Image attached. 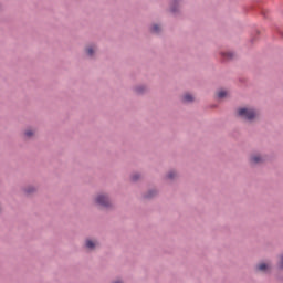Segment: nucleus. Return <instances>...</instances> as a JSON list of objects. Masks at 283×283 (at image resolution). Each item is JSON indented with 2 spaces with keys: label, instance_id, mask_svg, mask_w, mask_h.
Listing matches in <instances>:
<instances>
[{
  "label": "nucleus",
  "instance_id": "obj_1",
  "mask_svg": "<svg viewBox=\"0 0 283 283\" xmlns=\"http://www.w3.org/2000/svg\"><path fill=\"white\" fill-rule=\"evenodd\" d=\"M238 114L241 118H245V120H253L258 116V112L253 108H239Z\"/></svg>",
  "mask_w": 283,
  "mask_h": 283
},
{
  "label": "nucleus",
  "instance_id": "obj_2",
  "mask_svg": "<svg viewBox=\"0 0 283 283\" xmlns=\"http://www.w3.org/2000/svg\"><path fill=\"white\" fill-rule=\"evenodd\" d=\"M95 201L101 207H109V198H107V196H105V195H98L96 197Z\"/></svg>",
  "mask_w": 283,
  "mask_h": 283
},
{
  "label": "nucleus",
  "instance_id": "obj_3",
  "mask_svg": "<svg viewBox=\"0 0 283 283\" xmlns=\"http://www.w3.org/2000/svg\"><path fill=\"white\" fill-rule=\"evenodd\" d=\"M264 158H262V156L260 155H254L251 157V163L252 165H260V163H263Z\"/></svg>",
  "mask_w": 283,
  "mask_h": 283
},
{
  "label": "nucleus",
  "instance_id": "obj_4",
  "mask_svg": "<svg viewBox=\"0 0 283 283\" xmlns=\"http://www.w3.org/2000/svg\"><path fill=\"white\" fill-rule=\"evenodd\" d=\"M270 269H271V266L269 264H266V263H260L258 265V270L259 271H269Z\"/></svg>",
  "mask_w": 283,
  "mask_h": 283
},
{
  "label": "nucleus",
  "instance_id": "obj_5",
  "mask_svg": "<svg viewBox=\"0 0 283 283\" xmlns=\"http://www.w3.org/2000/svg\"><path fill=\"white\" fill-rule=\"evenodd\" d=\"M193 101V95L187 93L184 95V103H191Z\"/></svg>",
  "mask_w": 283,
  "mask_h": 283
},
{
  "label": "nucleus",
  "instance_id": "obj_6",
  "mask_svg": "<svg viewBox=\"0 0 283 283\" xmlns=\"http://www.w3.org/2000/svg\"><path fill=\"white\" fill-rule=\"evenodd\" d=\"M222 56H223V59H227V61H229V60L233 59V56H235V55L233 54V52H227V53H222Z\"/></svg>",
  "mask_w": 283,
  "mask_h": 283
},
{
  "label": "nucleus",
  "instance_id": "obj_7",
  "mask_svg": "<svg viewBox=\"0 0 283 283\" xmlns=\"http://www.w3.org/2000/svg\"><path fill=\"white\" fill-rule=\"evenodd\" d=\"M228 94L229 93L227 91L221 90L218 92V98H227Z\"/></svg>",
  "mask_w": 283,
  "mask_h": 283
},
{
  "label": "nucleus",
  "instance_id": "obj_8",
  "mask_svg": "<svg viewBox=\"0 0 283 283\" xmlns=\"http://www.w3.org/2000/svg\"><path fill=\"white\" fill-rule=\"evenodd\" d=\"M96 247V242L92 240H86V249H94Z\"/></svg>",
  "mask_w": 283,
  "mask_h": 283
},
{
  "label": "nucleus",
  "instance_id": "obj_9",
  "mask_svg": "<svg viewBox=\"0 0 283 283\" xmlns=\"http://www.w3.org/2000/svg\"><path fill=\"white\" fill-rule=\"evenodd\" d=\"M86 54H88V56H93V54H94V46H88L86 49Z\"/></svg>",
  "mask_w": 283,
  "mask_h": 283
},
{
  "label": "nucleus",
  "instance_id": "obj_10",
  "mask_svg": "<svg viewBox=\"0 0 283 283\" xmlns=\"http://www.w3.org/2000/svg\"><path fill=\"white\" fill-rule=\"evenodd\" d=\"M151 32H155V33L160 32V27L158 24L153 25Z\"/></svg>",
  "mask_w": 283,
  "mask_h": 283
},
{
  "label": "nucleus",
  "instance_id": "obj_11",
  "mask_svg": "<svg viewBox=\"0 0 283 283\" xmlns=\"http://www.w3.org/2000/svg\"><path fill=\"white\" fill-rule=\"evenodd\" d=\"M31 136H34V132H32V130H27V132H25V137H27V138H31Z\"/></svg>",
  "mask_w": 283,
  "mask_h": 283
},
{
  "label": "nucleus",
  "instance_id": "obj_12",
  "mask_svg": "<svg viewBox=\"0 0 283 283\" xmlns=\"http://www.w3.org/2000/svg\"><path fill=\"white\" fill-rule=\"evenodd\" d=\"M279 266L280 269H283V254L280 258Z\"/></svg>",
  "mask_w": 283,
  "mask_h": 283
},
{
  "label": "nucleus",
  "instance_id": "obj_13",
  "mask_svg": "<svg viewBox=\"0 0 283 283\" xmlns=\"http://www.w3.org/2000/svg\"><path fill=\"white\" fill-rule=\"evenodd\" d=\"M27 193H32L34 192V187H30L29 189L25 190Z\"/></svg>",
  "mask_w": 283,
  "mask_h": 283
},
{
  "label": "nucleus",
  "instance_id": "obj_14",
  "mask_svg": "<svg viewBox=\"0 0 283 283\" xmlns=\"http://www.w3.org/2000/svg\"><path fill=\"white\" fill-rule=\"evenodd\" d=\"M174 176H176V172H170L169 175H168V178H174Z\"/></svg>",
  "mask_w": 283,
  "mask_h": 283
},
{
  "label": "nucleus",
  "instance_id": "obj_15",
  "mask_svg": "<svg viewBox=\"0 0 283 283\" xmlns=\"http://www.w3.org/2000/svg\"><path fill=\"white\" fill-rule=\"evenodd\" d=\"M138 178H140V176L139 175H135V176H133V180H138Z\"/></svg>",
  "mask_w": 283,
  "mask_h": 283
}]
</instances>
